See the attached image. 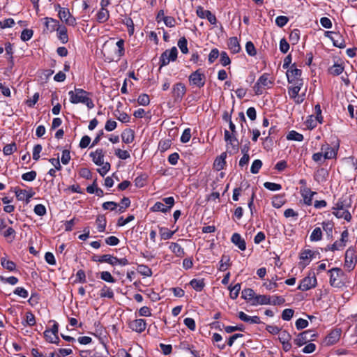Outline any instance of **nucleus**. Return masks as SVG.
Returning a JSON list of instances; mask_svg holds the SVG:
<instances>
[{
	"mask_svg": "<svg viewBox=\"0 0 357 357\" xmlns=\"http://www.w3.org/2000/svg\"><path fill=\"white\" fill-rule=\"evenodd\" d=\"M186 93V86L181 82L174 84L172 89V96L174 102H181Z\"/></svg>",
	"mask_w": 357,
	"mask_h": 357,
	"instance_id": "8",
	"label": "nucleus"
},
{
	"mask_svg": "<svg viewBox=\"0 0 357 357\" xmlns=\"http://www.w3.org/2000/svg\"><path fill=\"white\" fill-rule=\"evenodd\" d=\"M175 232L176 231H171L166 227L160 228V234L162 240L170 239L172 237V236L175 234Z\"/></svg>",
	"mask_w": 357,
	"mask_h": 357,
	"instance_id": "41",
	"label": "nucleus"
},
{
	"mask_svg": "<svg viewBox=\"0 0 357 357\" xmlns=\"http://www.w3.org/2000/svg\"><path fill=\"white\" fill-rule=\"evenodd\" d=\"M230 289V298L233 300L237 298L239 294V291H241V284L237 283L234 287H229Z\"/></svg>",
	"mask_w": 357,
	"mask_h": 357,
	"instance_id": "54",
	"label": "nucleus"
},
{
	"mask_svg": "<svg viewBox=\"0 0 357 357\" xmlns=\"http://www.w3.org/2000/svg\"><path fill=\"white\" fill-rule=\"evenodd\" d=\"M344 68L342 66V64L335 63L333 66H331L328 69V71H329L330 74H331L334 76H337L342 73V72L344 71Z\"/></svg>",
	"mask_w": 357,
	"mask_h": 357,
	"instance_id": "42",
	"label": "nucleus"
},
{
	"mask_svg": "<svg viewBox=\"0 0 357 357\" xmlns=\"http://www.w3.org/2000/svg\"><path fill=\"white\" fill-rule=\"evenodd\" d=\"M228 47L232 54L238 53L241 49L237 37H231L229 39Z\"/></svg>",
	"mask_w": 357,
	"mask_h": 357,
	"instance_id": "26",
	"label": "nucleus"
},
{
	"mask_svg": "<svg viewBox=\"0 0 357 357\" xmlns=\"http://www.w3.org/2000/svg\"><path fill=\"white\" fill-rule=\"evenodd\" d=\"M340 330L336 329L332 331L325 338V343L326 345H333L335 344L340 337Z\"/></svg>",
	"mask_w": 357,
	"mask_h": 357,
	"instance_id": "18",
	"label": "nucleus"
},
{
	"mask_svg": "<svg viewBox=\"0 0 357 357\" xmlns=\"http://www.w3.org/2000/svg\"><path fill=\"white\" fill-rule=\"evenodd\" d=\"M349 207H351V201L347 200V199L340 198L338 199L332 209L333 211L348 210Z\"/></svg>",
	"mask_w": 357,
	"mask_h": 357,
	"instance_id": "23",
	"label": "nucleus"
},
{
	"mask_svg": "<svg viewBox=\"0 0 357 357\" xmlns=\"http://www.w3.org/2000/svg\"><path fill=\"white\" fill-rule=\"evenodd\" d=\"M137 102L140 105H149L150 103L149 96L146 93L140 94L137 98Z\"/></svg>",
	"mask_w": 357,
	"mask_h": 357,
	"instance_id": "61",
	"label": "nucleus"
},
{
	"mask_svg": "<svg viewBox=\"0 0 357 357\" xmlns=\"http://www.w3.org/2000/svg\"><path fill=\"white\" fill-rule=\"evenodd\" d=\"M189 82L191 86L198 88H202L206 83V75L203 70L199 68L192 72L188 77Z\"/></svg>",
	"mask_w": 357,
	"mask_h": 357,
	"instance_id": "5",
	"label": "nucleus"
},
{
	"mask_svg": "<svg viewBox=\"0 0 357 357\" xmlns=\"http://www.w3.org/2000/svg\"><path fill=\"white\" fill-rule=\"evenodd\" d=\"M169 250L178 257L184 255L185 252L183 248L177 243H171L169 247Z\"/></svg>",
	"mask_w": 357,
	"mask_h": 357,
	"instance_id": "31",
	"label": "nucleus"
},
{
	"mask_svg": "<svg viewBox=\"0 0 357 357\" xmlns=\"http://www.w3.org/2000/svg\"><path fill=\"white\" fill-rule=\"evenodd\" d=\"M152 211H160L162 213H166L169 210V207H167L163 203L157 202L155 204L151 207Z\"/></svg>",
	"mask_w": 357,
	"mask_h": 357,
	"instance_id": "48",
	"label": "nucleus"
},
{
	"mask_svg": "<svg viewBox=\"0 0 357 357\" xmlns=\"http://www.w3.org/2000/svg\"><path fill=\"white\" fill-rule=\"evenodd\" d=\"M114 256L112 255H94L92 257V260L93 261L100 262V263H107L114 266Z\"/></svg>",
	"mask_w": 357,
	"mask_h": 357,
	"instance_id": "21",
	"label": "nucleus"
},
{
	"mask_svg": "<svg viewBox=\"0 0 357 357\" xmlns=\"http://www.w3.org/2000/svg\"><path fill=\"white\" fill-rule=\"evenodd\" d=\"M171 145H172V141L171 140H169V139H163V140H161L159 142L158 149L161 152H165V151H166L167 150H168L171 147Z\"/></svg>",
	"mask_w": 357,
	"mask_h": 357,
	"instance_id": "57",
	"label": "nucleus"
},
{
	"mask_svg": "<svg viewBox=\"0 0 357 357\" xmlns=\"http://www.w3.org/2000/svg\"><path fill=\"white\" fill-rule=\"evenodd\" d=\"M314 255H315V252L312 251L311 250H305L301 252L300 259H301V260L312 259L314 257Z\"/></svg>",
	"mask_w": 357,
	"mask_h": 357,
	"instance_id": "56",
	"label": "nucleus"
},
{
	"mask_svg": "<svg viewBox=\"0 0 357 357\" xmlns=\"http://www.w3.org/2000/svg\"><path fill=\"white\" fill-rule=\"evenodd\" d=\"M122 141L126 144H130L135 139L134 132L131 129H126L121 134Z\"/></svg>",
	"mask_w": 357,
	"mask_h": 357,
	"instance_id": "30",
	"label": "nucleus"
},
{
	"mask_svg": "<svg viewBox=\"0 0 357 357\" xmlns=\"http://www.w3.org/2000/svg\"><path fill=\"white\" fill-rule=\"evenodd\" d=\"M271 296L268 295H256L255 300L251 303L252 305H270Z\"/></svg>",
	"mask_w": 357,
	"mask_h": 357,
	"instance_id": "27",
	"label": "nucleus"
},
{
	"mask_svg": "<svg viewBox=\"0 0 357 357\" xmlns=\"http://www.w3.org/2000/svg\"><path fill=\"white\" fill-rule=\"evenodd\" d=\"M231 241L238 247L239 250L244 251L246 249L245 241L238 233L232 234Z\"/></svg>",
	"mask_w": 357,
	"mask_h": 357,
	"instance_id": "20",
	"label": "nucleus"
},
{
	"mask_svg": "<svg viewBox=\"0 0 357 357\" xmlns=\"http://www.w3.org/2000/svg\"><path fill=\"white\" fill-rule=\"evenodd\" d=\"M302 70L296 68V64L291 65L287 72V81L289 84H298L303 85V79H301Z\"/></svg>",
	"mask_w": 357,
	"mask_h": 357,
	"instance_id": "4",
	"label": "nucleus"
},
{
	"mask_svg": "<svg viewBox=\"0 0 357 357\" xmlns=\"http://www.w3.org/2000/svg\"><path fill=\"white\" fill-rule=\"evenodd\" d=\"M330 285L333 287L340 288L345 284L346 275L340 268H333L328 271Z\"/></svg>",
	"mask_w": 357,
	"mask_h": 357,
	"instance_id": "2",
	"label": "nucleus"
},
{
	"mask_svg": "<svg viewBox=\"0 0 357 357\" xmlns=\"http://www.w3.org/2000/svg\"><path fill=\"white\" fill-rule=\"evenodd\" d=\"M285 303V299L282 296L274 295L271 296V304L273 305H282Z\"/></svg>",
	"mask_w": 357,
	"mask_h": 357,
	"instance_id": "58",
	"label": "nucleus"
},
{
	"mask_svg": "<svg viewBox=\"0 0 357 357\" xmlns=\"http://www.w3.org/2000/svg\"><path fill=\"white\" fill-rule=\"evenodd\" d=\"M37 173L36 171H30L22 175V178L26 181H33L36 179Z\"/></svg>",
	"mask_w": 357,
	"mask_h": 357,
	"instance_id": "63",
	"label": "nucleus"
},
{
	"mask_svg": "<svg viewBox=\"0 0 357 357\" xmlns=\"http://www.w3.org/2000/svg\"><path fill=\"white\" fill-rule=\"evenodd\" d=\"M326 36L332 40L333 44L335 47L341 49L345 47V41L342 36L339 33L328 31L326 32Z\"/></svg>",
	"mask_w": 357,
	"mask_h": 357,
	"instance_id": "14",
	"label": "nucleus"
},
{
	"mask_svg": "<svg viewBox=\"0 0 357 357\" xmlns=\"http://www.w3.org/2000/svg\"><path fill=\"white\" fill-rule=\"evenodd\" d=\"M100 278L101 280L109 283H114L116 282V280L109 271H102L100 273Z\"/></svg>",
	"mask_w": 357,
	"mask_h": 357,
	"instance_id": "59",
	"label": "nucleus"
},
{
	"mask_svg": "<svg viewBox=\"0 0 357 357\" xmlns=\"http://www.w3.org/2000/svg\"><path fill=\"white\" fill-rule=\"evenodd\" d=\"M1 265L9 271H14L16 269V264L14 261L8 260L6 257L1 258Z\"/></svg>",
	"mask_w": 357,
	"mask_h": 357,
	"instance_id": "33",
	"label": "nucleus"
},
{
	"mask_svg": "<svg viewBox=\"0 0 357 357\" xmlns=\"http://www.w3.org/2000/svg\"><path fill=\"white\" fill-rule=\"evenodd\" d=\"M292 86L288 88V93L289 97L292 99H294L296 102L299 104L303 101V99L299 100L298 97V93L301 89L303 85H300L298 84H291Z\"/></svg>",
	"mask_w": 357,
	"mask_h": 357,
	"instance_id": "17",
	"label": "nucleus"
},
{
	"mask_svg": "<svg viewBox=\"0 0 357 357\" xmlns=\"http://www.w3.org/2000/svg\"><path fill=\"white\" fill-rule=\"evenodd\" d=\"M224 137L225 140L230 144L234 150H238L239 144L236 138V134H230L229 131L225 130Z\"/></svg>",
	"mask_w": 357,
	"mask_h": 357,
	"instance_id": "19",
	"label": "nucleus"
},
{
	"mask_svg": "<svg viewBox=\"0 0 357 357\" xmlns=\"http://www.w3.org/2000/svg\"><path fill=\"white\" fill-rule=\"evenodd\" d=\"M264 186L265 188L271 191H278L282 189V185L280 184L272 182H265L264 183Z\"/></svg>",
	"mask_w": 357,
	"mask_h": 357,
	"instance_id": "60",
	"label": "nucleus"
},
{
	"mask_svg": "<svg viewBox=\"0 0 357 357\" xmlns=\"http://www.w3.org/2000/svg\"><path fill=\"white\" fill-rule=\"evenodd\" d=\"M109 17V10L107 8H100V9L98 10V12L96 14V20L97 21L100 23H105L108 20Z\"/></svg>",
	"mask_w": 357,
	"mask_h": 357,
	"instance_id": "28",
	"label": "nucleus"
},
{
	"mask_svg": "<svg viewBox=\"0 0 357 357\" xmlns=\"http://www.w3.org/2000/svg\"><path fill=\"white\" fill-rule=\"evenodd\" d=\"M301 196L303 199V203L307 206L312 204L313 196L317 194L308 188H304L301 190Z\"/></svg>",
	"mask_w": 357,
	"mask_h": 357,
	"instance_id": "16",
	"label": "nucleus"
},
{
	"mask_svg": "<svg viewBox=\"0 0 357 357\" xmlns=\"http://www.w3.org/2000/svg\"><path fill=\"white\" fill-rule=\"evenodd\" d=\"M137 271L145 277H150L152 275L151 269L146 265L141 264L137 266Z\"/></svg>",
	"mask_w": 357,
	"mask_h": 357,
	"instance_id": "47",
	"label": "nucleus"
},
{
	"mask_svg": "<svg viewBox=\"0 0 357 357\" xmlns=\"http://www.w3.org/2000/svg\"><path fill=\"white\" fill-rule=\"evenodd\" d=\"M36 318L34 314L31 312L28 311L25 314V320L22 322V325L33 326L36 324Z\"/></svg>",
	"mask_w": 357,
	"mask_h": 357,
	"instance_id": "38",
	"label": "nucleus"
},
{
	"mask_svg": "<svg viewBox=\"0 0 357 357\" xmlns=\"http://www.w3.org/2000/svg\"><path fill=\"white\" fill-rule=\"evenodd\" d=\"M58 15L60 20L68 26H75L77 24L75 17L70 14L67 8L59 10Z\"/></svg>",
	"mask_w": 357,
	"mask_h": 357,
	"instance_id": "11",
	"label": "nucleus"
},
{
	"mask_svg": "<svg viewBox=\"0 0 357 357\" xmlns=\"http://www.w3.org/2000/svg\"><path fill=\"white\" fill-rule=\"evenodd\" d=\"M15 193L18 200L25 199L27 203L29 202L30 198L34 195V192L32 191L27 192L26 190L21 189H15Z\"/></svg>",
	"mask_w": 357,
	"mask_h": 357,
	"instance_id": "24",
	"label": "nucleus"
},
{
	"mask_svg": "<svg viewBox=\"0 0 357 357\" xmlns=\"http://www.w3.org/2000/svg\"><path fill=\"white\" fill-rule=\"evenodd\" d=\"M287 139L296 141V142H302L304 139L303 135L295 130H291L287 135Z\"/></svg>",
	"mask_w": 357,
	"mask_h": 357,
	"instance_id": "40",
	"label": "nucleus"
},
{
	"mask_svg": "<svg viewBox=\"0 0 357 357\" xmlns=\"http://www.w3.org/2000/svg\"><path fill=\"white\" fill-rule=\"evenodd\" d=\"M230 258L229 256L223 255L221 257V259L219 262L218 270L220 271H225L228 267L230 266Z\"/></svg>",
	"mask_w": 357,
	"mask_h": 357,
	"instance_id": "39",
	"label": "nucleus"
},
{
	"mask_svg": "<svg viewBox=\"0 0 357 357\" xmlns=\"http://www.w3.org/2000/svg\"><path fill=\"white\" fill-rule=\"evenodd\" d=\"M273 84L274 82L271 77L270 74L264 73L257 79L253 87V89L256 95H261L264 90L271 89Z\"/></svg>",
	"mask_w": 357,
	"mask_h": 357,
	"instance_id": "3",
	"label": "nucleus"
},
{
	"mask_svg": "<svg viewBox=\"0 0 357 357\" xmlns=\"http://www.w3.org/2000/svg\"><path fill=\"white\" fill-rule=\"evenodd\" d=\"M34 213L38 216H43L46 214L47 210L43 204H36L33 209Z\"/></svg>",
	"mask_w": 357,
	"mask_h": 357,
	"instance_id": "64",
	"label": "nucleus"
},
{
	"mask_svg": "<svg viewBox=\"0 0 357 357\" xmlns=\"http://www.w3.org/2000/svg\"><path fill=\"white\" fill-rule=\"evenodd\" d=\"M177 45L183 54H187L188 52V41L185 37L181 38L178 40Z\"/></svg>",
	"mask_w": 357,
	"mask_h": 357,
	"instance_id": "51",
	"label": "nucleus"
},
{
	"mask_svg": "<svg viewBox=\"0 0 357 357\" xmlns=\"http://www.w3.org/2000/svg\"><path fill=\"white\" fill-rule=\"evenodd\" d=\"M128 327L132 331H135L137 333H142L145 331L146 328V322L143 319H136L129 321Z\"/></svg>",
	"mask_w": 357,
	"mask_h": 357,
	"instance_id": "13",
	"label": "nucleus"
},
{
	"mask_svg": "<svg viewBox=\"0 0 357 357\" xmlns=\"http://www.w3.org/2000/svg\"><path fill=\"white\" fill-rule=\"evenodd\" d=\"M262 166V162L261 160H255L251 165L250 172L255 174H257Z\"/></svg>",
	"mask_w": 357,
	"mask_h": 357,
	"instance_id": "62",
	"label": "nucleus"
},
{
	"mask_svg": "<svg viewBox=\"0 0 357 357\" xmlns=\"http://www.w3.org/2000/svg\"><path fill=\"white\" fill-rule=\"evenodd\" d=\"M190 285L196 291H201L205 287L204 279H192L190 282Z\"/></svg>",
	"mask_w": 357,
	"mask_h": 357,
	"instance_id": "35",
	"label": "nucleus"
},
{
	"mask_svg": "<svg viewBox=\"0 0 357 357\" xmlns=\"http://www.w3.org/2000/svg\"><path fill=\"white\" fill-rule=\"evenodd\" d=\"M289 38L292 45L297 44L300 40V31L297 29L292 30Z\"/></svg>",
	"mask_w": 357,
	"mask_h": 357,
	"instance_id": "49",
	"label": "nucleus"
},
{
	"mask_svg": "<svg viewBox=\"0 0 357 357\" xmlns=\"http://www.w3.org/2000/svg\"><path fill=\"white\" fill-rule=\"evenodd\" d=\"M16 150H17L16 144L15 142H13L11 144H6L3 149V152L4 155H10L12 153H13L15 151H16Z\"/></svg>",
	"mask_w": 357,
	"mask_h": 357,
	"instance_id": "52",
	"label": "nucleus"
},
{
	"mask_svg": "<svg viewBox=\"0 0 357 357\" xmlns=\"http://www.w3.org/2000/svg\"><path fill=\"white\" fill-rule=\"evenodd\" d=\"M333 214L337 218H343L347 222H350L352 217L348 210L333 211Z\"/></svg>",
	"mask_w": 357,
	"mask_h": 357,
	"instance_id": "36",
	"label": "nucleus"
},
{
	"mask_svg": "<svg viewBox=\"0 0 357 357\" xmlns=\"http://www.w3.org/2000/svg\"><path fill=\"white\" fill-rule=\"evenodd\" d=\"M256 295L254 290L250 288L245 289L241 292V298L246 301H250L251 303L255 300Z\"/></svg>",
	"mask_w": 357,
	"mask_h": 357,
	"instance_id": "32",
	"label": "nucleus"
},
{
	"mask_svg": "<svg viewBox=\"0 0 357 357\" xmlns=\"http://www.w3.org/2000/svg\"><path fill=\"white\" fill-rule=\"evenodd\" d=\"M100 296L101 298H113L114 294L111 288L104 285L100 291Z\"/></svg>",
	"mask_w": 357,
	"mask_h": 357,
	"instance_id": "44",
	"label": "nucleus"
},
{
	"mask_svg": "<svg viewBox=\"0 0 357 357\" xmlns=\"http://www.w3.org/2000/svg\"><path fill=\"white\" fill-rule=\"evenodd\" d=\"M147 179L148 175L146 173H142L135 178V185L139 188H143L146 184Z\"/></svg>",
	"mask_w": 357,
	"mask_h": 357,
	"instance_id": "34",
	"label": "nucleus"
},
{
	"mask_svg": "<svg viewBox=\"0 0 357 357\" xmlns=\"http://www.w3.org/2000/svg\"><path fill=\"white\" fill-rule=\"evenodd\" d=\"M96 222L98 224V230L100 232H102L105 231L106 227V219L104 215H98L96 218Z\"/></svg>",
	"mask_w": 357,
	"mask_h": 357,
	"instance_id": "50",
	"label": "nucleus"
},
{
	"mask_svg": "<svg viewBox=\"0 0 357 357\" xmlns=\"http://www.w3.org/2000/svg\"><path fill=\"white\" fill-rule=\"evenodd\" d=\"M44 337L45 340L52 344H58L59 343V336H54L51 333L50 331H47V329L44 331Z\"/></svg>",
	"mask_w": 357,
	"mask_h": 357,
	"instance_id": "45",
	"label": "nucleus"
},
{
	"mask_svg": "<svg viewBox=\"0 0 357 357\" xmlns=\"http://www.w3.org/2000/svg\"><path fill=\"white\" fill-rule=\"evenodd\" d=\"M68 96L72 104L82 103L89 109L94 107L93 100L89 97V93L82 89L75 87L74 91L68 92Z\"/></svg>",
	"mask_w": 357,
	"mask_h": 357,
	"instance_id": "1",
	"label": "nucleus"
},
{
	"mask_svg": "<svg viewBox=\"0 0 357 357\" xmlns=\"http://www.w3.org/2000/svg\"><path fill=\"white\" fill-rule=\"evenodd\" d=\"M357 257L355 250L349 248L345 252L344 267L349 271H352L356 264Z\"/></svg>",
	"mask_w": 357,
	"mask_h": 357,
	"instance_id": "10",
	"label": "nucleus"
},
{
	"mask_svg": "<svg viewBox=\"0 0 357 357\" xmlns=\"http://www.w3.org/2000/svg\"><path fill=\"white\" fill-rule=\"evenodd\" d=\"M317 337V334L312 331H305L298 335L296 338L294 339V343L298 347H301L305 344L307 342L314 340Z\"/></svg>",
	"mask_w": 357,
	"mask_h": 357,
	"instance_id": "7",
	"label": "nucleus"
},
{
	"mask_svg": "<svg viewBox=\"0 0 357 357\" xmlns=\"http://www.w3.org/2000/svg\"><path fill=\"white\" fill-rule=\"evenodd\" d=\"M56 31L58 33V37L61 43L63 44L66 43L68 40L66 27L63 25H59L56 29Z\"/></svg>",
	"mask_w": 357,
	"mask_h": 357,
	"instance_id": "29",
	"label": "nucleus"
},
{
	"mask_svg": "<svg viewBox=\"0 0 357 357\" xmlns=\"http://www.w3.org/2000/svg\"><path fill=\"white\" fill-rule=\"evenodd\" d=\"M178 50L176 47L166 50L160 57V68L168 65L170 61H174L177 59Z\"/></svg>",
	"mask_w": 357,
	"mask_h": 357,
	"instance_id": "6",
	"label": "nucleus"
},
{
	"mask_svg": "<svg viewBox=\"0 0 357 357\" xmlns=\"http://www.w3.org/2000/svg\"><path fill=\"white\" fill-rule=\"evenodd\" d=\"M130 200L128 197H124L123 199H121L120 204H119L118 206L119 208L117 210V213H123L127 208H128L130 206Z\"/></svg>",
	"mask_w": 357,
	"mask_h": 357,
	"instance_id": "43",
	"label": "nucleus"
},
{
	"mask_svg": "<svg viewBox=\"0 0 357 357\" xmlns=\"http://www.w3.org/2000/svg\"><path fill=\"white\" fill-rule=\"evenodd\" d=\"M311 241H319L322 238V231L320 227L314 229L310 236Z\"/></svg>",
	"mask_w": 357,
	"mask_h": 357,
	"instance_id": "46",
	"label": "nucleus"
},
{
	"mask_svg": "<svg viewBox=\"0 0 357 357\" xmlns=\"http://www.w3.org/2000/svg\"><path fill=\"white\" fill-rule=\"evenodd\" d=\"M196 13L200 18H206L211 24H216V17L210 10H204L202 6H198L196 10Z\"/></svg>",
	"mask_w": 357,
	"mask_h": 357,
	"instance_id": "15",
	"label": "nucleus"
},
{
	"mask_svg": "<svg viewBox=\"0 0 357 357\" xmlns=\"http://www.w3.org/2000/svg\"><path fill=\"white\" fill-rule=\"evenodd\" d=\"M45 26L47 31L52 32L56 30L57 27L59 26V22L57 20L51 17H45Z\"/></svg>",
	"mask_w": 357,
	"mask_h": 357,
	"instance_id": "25",
	"label": "nucleus"
},
{
	"mask_svg": "<svg viewBox=\"0 0 357 357\" xmlns=\"http://www.w3.org/2000/svg\"><path fill=\"white\" fill-rule=\"evenodd\" d=\"M33 35V31L32 29H25L21 33L20 39L24 42H26L32 38Z\"/></svg>",
	"mask_w": 357,
	"mask_h": 357,
	"instance_id": "53",
	"label": "nucleus"
},
{
	"mask_svg": "<svg viewBox=\"0 0 357 357\" xmlns=\"http://www.w3.org/2000/svg\"><path fill=\"white\" fill-rule=\"evenodd\" d=\"M225 158H226V154L225 153H223L215 160L214 167L218 171H220V170H222V169H224V166L226 164Z\"/></svg>",
	"mask_w": 357,
	"mask_h": 357,
	"instance_id": "37",
	"label": "nucleus"
},
{
	"mask_svg": "<svg viewBox=\"0 0 357 357\" xmlns=\"http://www.w3.org/2000/svg\"><path fill=\"white\" fill-rule=\"evenodd\" d=\"M317 285V278L314 273H309V275L305 277L301 281L300 284L298 286V289L305 291L310 289L314 288Z\"/></svg>",
	"mask_w": 357,
	"mask_h": 357,
	"instance_id": "9",
	"label": "nucleus"
},
{
	"mask_svg": "<svg viewBox=\"0 0 357 357\" xmlns=\"http://www.w3.org/2000/svg\"><path fill=\"white\" fill-rule=\"evenodd\" d=\"M245 51L249 56H255L257 54L256 48L252 41H248L245 44Z\"/></svg>",
	"mask_w": 357,
	"mask_h": 357,
	"instance_id": "55",
	"label": "nucleus"
},
{
	"mask_svg": "<svg viewBox=\"0 0 357 357\" xmlns=\"http://www.w3.org/2000/svg\"><path fill=\"white\" fill-rule=\"evenodd\" d=\"M338 146L337 147H332L329 144L325 143L321 146V151L324 154V160H330L336 158Z\"/></svg>",
	"mask_w": 357,
	"mask_h": 357,
	"instance_id": "12",
	"label": "nucleus"
},
{
	"mask_svg": "<svg viewBox=\"0 0 357 357\" xmlns=\"http://www.w3.org/2000/svg\"><path fill=\"white\" fill-rule=\"evenodd\" d=\"M90 157L92 158L93 162L98 166L103 164L104 153L102 149H98L94 152L90 153Z\"/></svg>",
	"mask_w": 357,
	"mask_h": 357,
	"instance_id": "22",
	"label": "nucleus"
}]
</instances>
